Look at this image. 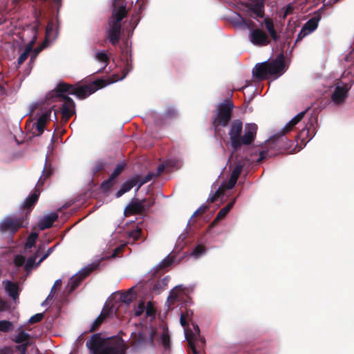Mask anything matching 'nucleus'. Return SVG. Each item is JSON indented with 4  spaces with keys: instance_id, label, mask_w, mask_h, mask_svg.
Segmentation results:
<instances>
[{
    "instance_id": "nucleus-1",
    "label": "nucleus",
    "mask_w": 354,
    "mask_h": 354,
    "mask_svg": "<svg viewBox=\"0 0 354 354\" xmlns=\"http://www.w3.org/2000/svg\"><path fill=\"white\" fill-rule=\"evenodd\" d=\"M86 346L91 354H125L126 350L123 341L103 339L100 334L93 335Z\"/></svg>"
},
{
    "instance_id": "nucleus-2",
    "label": "nucleus",
    "mask_w": 354,
    "mask_h": 354,
    "mask_svg": "<svg viewBox=\"0 0 354 354\" xmlns=\"http://www.w3.org/2000/svg\"><path fill=\"white\" fill-rule=\"evenodd\" d=\"M284 67L283 56L280 55L272 62L257 64L252 70V75L259 80L274 75L278 77L283 73Z\"/></svg>"
},
{
    "instance_id": "nucleus-3",
    "label": "nucleus",
    "mask_w": 354,
    "mask_h": 354,
    "mask_svg": "<svg viewBox=\"0 0 354 354\" xmlns=\"http://www.w3.org/2000/svg\"><path fill=\"white\" fill-rule=\"evenodd\" d=\"M52 173L51 169L47 168L46 166L44 168L42 175L38 180L34 192L27 197L21 205V209H22V212L21 214L26 216V218H28L30 212L38 201L41 189L45 180L51 176Z\"/></svg>"
},
{
    "instance_id": "nucleus-4",
    "label": "nucleus",
    "mask_w": 354,
    "mask_h": 354,
    "mask_svg": "<svg viewBox=\"0 0 354 354\" xmlns=\"http://www.w3.org/2000/svg\"><path fill=\"white\" fill-rule=\"evenodd\" d=\"M233 107L232 101L230 100H226L224 102L218 104L217 113L213 121L216 131H218L219 127H226L227 125L232 118Z\"/></svg>"
},
{
    "instance_id": "nucleus-5",
    "label": "nucleus",
    "mask_w": 354,
    "mask_h": 354,
    "mask_svg": "<svg viewBox=\"0 0 354 354\" xmlns=\"http://www.w3.org/2000/svg\"><path fill=\"white\" fill-rule=\"evenodd\" d=\"M48 103L62 102L61 113L62 120L66 121V83H59L54 89L49 91L46 95Z\"/></svg>"
},
{
    "instance_id": "nucleus-6",
    "label": "nucleus",
    "mask_w": 354,
    "mask_h": 354,
    "mask_svg": "<svg viewBox=\"0 0 354 354\" xmlns=\"http://www.w3.org/2000/svg\"><path fill=\"white\" fill-rule=\"evenodd\" d=\"M104 86V81L100 80L85 86H75L68 84V95H73L79 99H84Z\"/></svg>"
},
{
    "instance_id": "nucleus-7",
    "label": "nucleus",
    "mask_w": 354,
    "mask_h": 354,
    "mask_svg": "<svg viewBox=\"0 0 354 354\" xmlns=\"http://www.w3.org/2000/svg\"><path fill=\"white\" fill-rule=\"evenodd\" d=\"M27 219L26 216H23L22 214L18 216L8 217L0 223V231L2 232H8L13 234L20 228L25 226L24 223Z\"/></svg>"
},
{
    "instance_id": "nucleus-8",
    "label": "nucleus",
    "mask_w": 354,
    "mask_h": 354,
    "mask_svg": "<svg viewBox=\"0 0 354 354\" xmlns=\"http://www.w3.org/2000/svg\"><path fill=\"white\" fill-rule=\"evenodd\" d=\"M100 265L99 262H93L91 264L83 268L77 274L73 276L68 285L70 286V292L74 290L77 287L81 281L93 270L96 269Z\"/></svg>"
},
{
    "instance_id": "nucleus-9",
    "label": "nucleus",
    "mask_w": 354,
    "mask_h": 354,
    "mask_svg": "<svg viewBox=\"0 0 354 354\" xmlns=\"http://www.w3.org/2000/svg\"><path fill=\"white\" fill-rule=\"evenodd\" d=\"M249 41L254 46H264L270 44L268 35L262 29L252 28L248 34Z\"/></svg>"
},
{
    "instance_id": "nucleus-10",
    "label": "nucleus",
    "mask_w": 354,
    "mask_h": 354,
    "mask_svg": "<svg viewBox=\"0 0 354 354\" xmlns=\"http://www.w3.org/2000/svg\"><path fill=\"white\" fill-rule=\"evenodd\" d=\"M243 129V124L240 120H234L230 128L229 136L232 146L234 149L241 147V133Z\"/></svg>"
},
{
    "instance_id": "nucleus-11",
    "label": "nucleus",
    "mask_w": 354,
    "mask_h": 354,
    "mask_svg": "<svg viewBox=\"0 0 354 354\" xmlns=\"http://www.w3.org/2000/svg\"><path fill=\"white\" fill-rule=\"evenodd\" d=\"M350 88L351 85L348 84L344 82L337 83L331 95L332 101L336 104L342 103L347 97V93Z\"/></svg>"
},
{
    "instance_id": "nucleus-12",
    "label": "nucleus",
    "mask_w": 354,
    "mask_h": 354,
    "mask_svg": "<svg viewBox=\"0 0 354 354\" xmlns=\"http://www.w3.org/2000/svg\"><path fill=\"white\" fill-rule=\"evenodd\" d=\"M185 295L186 288L182 285L176 286L170 291L167 301L169 304L168 306L170 307V305L174 304L175 302H182L184 301Z\"/></svg>"
},
{
    "instance_id": "nucleus-13",
    "label": "nucleus",
    "mask_w": 354,
    "mask_h": 354,
    "mask_svg": "<svg viewBox=\"0 0 354 354\" xmlns=\"http://www.w3.org/2000/svg\"><path fill=\"white\" fill-rule=\"evenodd\" d=\"M50 112L46 111L43 113L37 119V122L32 124V133L33 136H41L45 129L46 124L48 118L50 117Z\"/></svg>"
},
{
    "instance_id": "nucleus-14",
    "label": "nucleus",
    "mask_w": 354,
    "mask_h": 354,
    "mask_svg": "<svg viewBox=\"0 0 354 354\" xmlns=\"http://www.w3.org/2000/svg\"><path fill=\"white\" fill-rule=\"evenodd\" d=\"M257 126L254 123H248L245 126L243 137L241 138V144L249 145L254 140L257 134Z\"/></svg>"
},
{
    "instance_id": "nucleus-15",
    "label": "nucleus",
    "mask_w": 354,
    "mask_h": 354,
    "mask_svg": "<svg viewBox=\"0 0 354 354\" xmlns=\"http://www.w3.org/2000/svg\"><path fill=\"white\" fill-rule=\"evenodd\" d=\"M319 20L316 18L309 19L302 27L301 31L298 34L297 39H302L304 37L315 30L318 26Z\"/></svg>"
},
{
    "instance_id": "nucleus-16",
    "label": "nucleus",
    "mask_w": 354,
    "mask_h": 354,
    "mask_svg": "<svg viewBox=\"0 0 354 354\" xmlns=\"http://www.w3.org/2000/svg\"><path fill=\"white\" fill-rule=\"evenodd\" d=\"M58 214L57 212L50 213L44 216L38 223V227L40 230H44L50 228L53 223L57 219Z\"/></svg>"
},
{
    "instance_id": "nucleus-17",
    "label": "nucleus",
    "mask_w": 354,
    "mask_h": 354,
    "mask_svg": "<svg viewBox=\"0 0 354 354\" xmlns=\"http://www.w3.org/2000/svg\"><path fill=\"white\" fill-rule=\"evenodd\" d=\"M4 288L8 295L12 297L14 300L19 298V286L11 281H3Z\"/></svg>"
},
{
    "instance_id": "nucleus-18",
    "label": "nucleus",
    "mask_w": 354,
    "mask_h": 354,
    "mask_svg": "<svg viewBox=\"0 0 354 354\" xmlns=\"http://www.w3.org/2000/svg\"><path fill=\"white\" fill-rule=\"evenodd\" d=\"M138 177H134L131 179L127 180L125 183H124L120 189L116 193V197L119 198L122 196L124 193L131 190L134 186L138 185Z\"/></svg>"
},
{
    "instance_id": "nucleus-19",
    "label": "nucleus",
    "mask_w": 354,
    "mask_h": 354,
    "mask_svg": "<svg viewBox=\"0 0 354 354\" xmlns=\"http://www.w3.org/2000/svg\"><path fill=\"white\" fill-rule=\"evenodd\" d=\"M253 13L259 17H262L264 13V0H248Z\"/></svg>"
},
{
    "instance_id": "nucleus-20",
    "label": "nucleus",
    "mask_w": 354,
    "mask_h": 354,
    "mask_svg": "<svg viewBox=\"0 0 354 354\" xmlns=\"http://www.w3.org/2000/svg\"><path fill=\"white\" fill-rule=\"evenodd\" d=\"M305 113V111H301L297 115H295L293 118H292V120H290L281 129V134L284 135L291 131L293 129L294 127L303 119Z\"/></svg>"
},
{
    "instance_id": "nucleus-21",
    "label": "nucleus",
    "mask_w": 354,
    "mask_h": 354,
    "mask_svg": "<svg viewBox=\"0 0 354 354\" xmlns=\"http://www.w3.org/2000/svg\"><path fill=\"white\" fill-rule=\"evenodd\" d=\"M305 113V111H301L297 115H295L293 118H292V120H290L281 129V134L284 135L291 131L293 129L294 127L303 119Z\"/></svg>"
},
{
    "instance_id": "nucleus-22",
    "label": "nucleus",
    "mask_w": 354,
    "mask_h": 354,
    "mask_svg": "<svg viewBox=\"0 0 354 354\" xmlns=\"http://www.w3.org/2000/svg\"><path fill=\"white\" fill-rule=\"evenodd\" d=\"M165 169V164L160 165L157 168L156 173L154 172H149L147 175H146L144 178H140L138 177V187L136 189V191H138L141 186H142L144 184L147 183V182L150 181L153 177L158 176Z\"/></svg>"
},
{
    "instance_id": "nucleus-23",
    "label": "nucleus",
    "mask_w": 354,
    "mask_h": 354,
    "mask_svg": "<svg viewBox=\"0 0 354 354\" xmlns=\"http://www.w3.org/2000/svg\"><path fill=\"white\" fill-rule=\"evenodd\" d=\"M265 27L268 30L269 35L274 41H277L279 39V35L277 32L272 19L266 17L263 21Z\"/></svg>"
},
{
    "instance_id": "nucleus-24",
    "label": "nucleus",
    "mask_w": 354,
    "mask_h": 354,
    "mask_svg": "<svg viewBox=\"0 0 354 354\" xmlns=\"http://www.w3.org/2000/svg\"><path fill=\"white\" fill-rule=\"evenodd\" d=\"M241 171V167L240 166H237L234 168L231 174L230 180L227 185V189H230L235 185Z\"/></svg>"
},
{
    "instance_id": "nucleus-25",
    "label": "nucleus",
    "mask_w": 354,
    "mask_h": 354,
    "mask_svg": "<svg viewBox=\"0 0 354 354\" xmlns=\"http://www.w3.org/2000/svg\"><path fill=\"white\" fill-rule=\"evenodd\" d=\"M143 201L132 202L127 208V210L131 213H140L144 209Z\"/></svg>"
},
{
    "instance_id": "nucleus-26",
    "label": "nucleus",
    "mask_w": 354,
    "mask_h": 354,
    "mask_svg": "<svg viewBox=\"0 0 354 354\" xmlns=\"http://www.w3.org/2000/svg\"><path fill=\"white\" fill-rule=\"evenodd\" d=\"M235 203V199L231 201L229 204H227L225 207L221 209L218 213L214 223L217 222L218 221L223 219L225 217V216L228 214L230 209L232 208L233 205Z\"/></svg>"
},
{
    "instance_id": "nucleus-27",
    "label": "nucleus",
    "mask_w": 354,
    "mask_h": 354,
    "mask_svg": "<svg viewBox=\"0 0 354 354\" xmlns=\"http://www.w3.org/2000/svg\"><path fill=\"white\" fill-rule=\"evenodd\" d=\"M62 285V279H57L55 281V283L50 290V292L48 295V299H53L54 297H55V299H57V301H60L58 299V295H56V293L57 292V291H59L61 289Z\"/></svg>"
},
{
    "instance_id": "nucleus-28",
    "label": "nucleus",
    "mask_w": 354,
    "mask_h": 354,
    "mask_svg": "<svg viewBox=\"0 0 354 354\" xmlns=\"http://www.w3.org/2000/svg\"><path fill=\"white\" fill-rule=\"evenodd\" d=\"M108 316L106 309L104 308L100 315L93 321L91 325V330H95L104 321V319Z\"/></svg>"
},
{
    "instance_id": "nucleus-29",
    "label": "nucleus",
    "mask_w": 354,
    "mask_h": 354,
    "mask_svg": "<svg viewBox=\"0 0 354 354\" xmlns=\"http://www.w3.org/2000/svg\"><path fill=\"white\" fill-rule=\"evenodd\" d=\"M124 166L125 164L124 162H119L117 165L113 173L111 174L109 180L107 182L102 184V187L104 186L105 185L109 184L116 176H118L122 171V170L124 168Z\"/></svg>"
},
{
    "instance_id": "nucleus-30",
    "label": "nucleus",
    "mask_w": 354,
    "mask_h": 354,
    "mask_svg": "<svg viewBox=\"0 0 354 354\" xmlns=\"http://www.w3.org/2000/svg\"><path fill=\"white\" fill-rule=\"evenodd\" d=\"M32 50V44L29 43L25 48L24 51L20 55L17 60L18 66L22 64L24 61L28 58V55Z\"/></svg>"
},
{
    "instance_id": "nucleus-31",
    "label": "nucleus",
    "mask_w": 354,
    "mask_h": 354,
    "mask_svg": "<svg viewBox=\"0 0 354 354\" xmlns=\"http://www.w3.org/2000/svg\"><path fill=\"white\" fill-rule=\"evenodd\" d=\"M38 236V233L31 232L26 239L25 243V248L29 249L35 246Z\"/></svg>"
},
{
    "instance_id": "nucleus-32",
    "label": "nucleus",
    "mask_w": 354,
    "mask_h": 354,
    "mask_svg": "<svg viewBox=\"0 0 354 354\" xmlns=\"http://www.w3.org/2000/svg\"><path fill=\"white\" fill-rule=\"evenodd\" d=\"M95 59L104 64V67L107 66L109 62V57L105 51H97L95 55Z\"/></svg>"
},
{
    "instance_id": "nucleus-33",
    "label": "nucleus",
    "mask_w": 354,
    "mask_h": 354,
    "mask_svg": "<svg viewBox=\"0 0 354 354\" xmlns=\"http://www.w3.org/2000/svg\"><path fill=\"white\" fill-rule=\"evenodd\" d=\"M13 324L8 320H0V332L8 333L12 330Z\"/></svg>"
},
{
    "instance_id": "nucleus-34",
    "label": "nucleus",
    "mask_w": 354,
    "mask_h": 354,
    "mask_svg": "<svg viewBox=\"0 0 354 354\" xmlns=\"http://www.w3.org/2000/svg\"><path fill=\"white\" fill-rule=\"evenodd\" d=\"M30 338V335L24 330L20 331L18 335L15 337L14 342L17 344H21L27 342Z\"/></svg>"
},
{
    "instance_id": "nucleus-35",
    "label": "nucleus",
    "mask_w": 354,
    "mask_h": 354,
    "mask_svg": "<svg viewBox=\"0 0 354 354\" xmlns=\"http://www.w3.org/2000/svg\"><path fill=\"white\" fill-rule=\"evenodd\" d=\"M160 340L163 346L167 348L169 346V335L167 329L165 328H162V334L160 336Z\"/></svg>"
},
{
    "instance_id": "nucleus-36",
    "label": "nucleus",
    "mask_w": 354,
    "mask_h": 354,
    "mask_svg": "<svg viewBox=\"0 0 354 354\" xmlns=\"http://www.w3.org/2000/svg\"><path fill=\"white\" fill-rule=\"evenodd\" d=\"M170 167L173 168H180L182 166V161L180 159L178 158H171L167 160L165 166Z\"/></svg>"
},
{
    "instance_id": "nucleus-37",
    "label": "nucleus",
    "mask_w": 354,
    "mask_h": 354,
    "mask_svg": "<svg viewBox=\"0 0 354 354\" xmlns=\"http://www.w3.org/2000/svg\"><path fill=\"white\" fill-rule=\"evenodd\" d=\"M37 258V254L32 257H29L25 263V269L26 271H28L33 268V267L35 266V267H37V263H35Z\"/></svg>"
},
{
    "instance_id": "nucleus-38",
    "label": "nucleus",
    "mask_w": 354,
    "mask_h": 354,
    "mask_svg": "<svg viewBox=\"0 0 354 354\" xmlns=\"http://www.w3.org/2000/svg\"><path fill=\"white\" fill-rule=\"evenodd\" d=\"M68 118L72 116L75 113L74 102L68 97Z\"/></svg>"
},
{
    "instance_id": "nucleus-39",
    "label": "nucleus",
    "mask_w": 354,
    "mask_h": 354,
    "mask_svg": "<svg viewBox=\"0 0 354 354\" xmlns=\"http://www.w3.org/2000/svg\"><path fill=\"white\" fill-rule=\"evenodd\" d=\"M205 252V249L202 245H198L192 252V255L196 258L201 257Z\"/></svg>"
},
{
    "instance_id": "nucleus-40",
    "label": "nucleus",
    "mask_w": 354,
    "mask_h": 354,
    "mask_svg": "<svg viewBox=\"0 0 354 354\" xmlns=\"http://www.w3.org/2000/svg\"><path fill=\"white\" fill-rule=\"evenodd\" d=\"M44 318L43 313H37L32 316L29 320L28 322L31 324L38 323L41 322Z\"/></svg>"
},
{
    "instance_id": "nucleus-41",
    "label": "nucleus",
    "mask_w": 354,
    "mask_h": 354,
    "mask_svg": "<svg viewBox=\"0 0 354 354\" xmlns=\"http://www.w3.org/2000/svg\"><path fill=\"white\" fill-rule=\"evenodd\" d=\"M26 259L22 255H16L14 259V263L17 267H21L25 263Z\"/></svg>"
},
{
    "instance_id": "nucleus-42",
    "label": "nucleus",
    "mask_w": 354,
    "mask_h": 354,
    "mask_svg": "<svg viewBox=\"0 0 354 354\" xmlns=\"http://www.w3.org/2000/svg\"><path fill=\"white\" fill-rule=\"evenodd\" d=\"M145 310H146V315L147 317H150L152 318L154 317L155 310H154L153 307L152 306V304L150 302H149L147 304V307H145Z\"/></svg>"
},
{
    "instance_id": "nucleus-43",
    "label": "nucleus",
    "mask_w": 354,
    "mask_h": 354,
    "mask_svg": "<svg viewBox=\"0 0 354 354\" xmlns=\"http://www.w3.org/2000/svg\"><path fill=\"white\" fill-rule=\"evenodd\" d=\"M141 230L140 229H136L129 232V236L133 241L138 240L140 237Z\"/></svg>"
},
{
    "instance_id": "nucleus-44",
    "label": "nucleus",
    "mask_w": 354,
    "mask_h": 354,
    "mask_svg": "<svg viewBox=\"0 0 354 354\" xmlns=\"http://www.w3.org/2000/svg\"><path fill=\"white\" fill-rule=\"evenodd\" d=\"M173 262H174L173 257L169 256L160 263L159 266L160 268H165L166 266H170L171 263H173Z\"/></svg>"
},
{
    "instance_id": "nucleus-45",
    "label": "nucleus",
    "mask_w": 354,
    "mask_h": 354,
    "mask_svg": "<svg viewBox=\"0 0 354 354\" xmlns=\"http://www.w3.org/2000/svg\"><path fill=\"white\" fill-rule=\"evenodd\" d=\"M145 310V305L144 302H140L137 308L135 309V315L140 316Z\"/></svg>"
},
{
    "instance_id": "nucleus-46",
    "label": "nucleus",
    "mask_w": 354,
    "mask_h": 354,
    "mask_svg": "<svg viewBox=\"0 0 354 354\" xmlns=\"http://www.w3.org/2000/svg\"><path fill=\"white\" fill-rule=\"evenodd\" d=\"M105 164L103 161H98L92 168V171L96 173L98 171L104 168Z\"/></svg>"
},
{
    "instance_id": "nucleus-47",
    "label": "nucleus",
    "mask_w": 354,
    "mask_h": 354,
    "mask_svg": "<svg viewBox=\"0 0 354 354\" xmlns=\"http://www.w3.org/2000/svg\"><path fill=\"white\" fill-rule=\"evenodd\" d=\"M28 344V342L21 343V344L17 346V349L20 352V354H28L27 347Z\"/></svg>"
},
{
    "instance_id": "nucleus-48",
    "label": "nucleus",
    "mask_w": 354,
    "mask_h": 354,
    "mask_svg": "<svg viewBox=\"0 0 354 354\" xmlns=\"http://www.w3.org/2000/svg\"><path fill=\"white\" fill-rule=\"evenodd\" d=\"M121 299H122V301H124L125 303H129L132 299V294L130 292H128L124 294L121 297Z\"/></svg>"
},
{
    "instance_id": "nucleus-49",
    "label": "nucleus",
    "mask_w": 354,
    "mask_h": 354,
    "mask_svg": "<svg viewBox=\"0 0 354 354\" xmlns=\"http://www.w3.org/2000/svg\"><path fill=\"white\" fill-rule=\"evenodd\" d=\"M53 248H49L48 251L40 258L39 261L37 263V266H39L43 261H44L52 252Z\"/></svg>"
},
{
    "instance_id": "nucleus-50",
    "label": "nucleus",
    "mask_w": 354,
    "mask_h": 354,
    "mask_svg": "<svg viewBox=\"0 0 354 354\" xmlns=\"http://www.w3.org/2000/svg\"><path fill=\"white\" fill-rule=\"evenodd\" d=\"M39 52V50H38V49H35L33 51V53L30 56V63H33L35 61Z\"/></svg>"
},
{
    "instance_id": "nucleus-51",
    "label": "nucleus",
    "mask_w": 354,
    "mask_h": 354,
    "mask_svg": "<svg viewBox=\"0 0 354 354\" xmlns=\"http://www.w3.org/2000/svg\"><path fill=\"white\" fill-rule=\"evenodd\" d=\"M6 89L3 86L0 85V102L2 100L3 96L6 95Z\"/></svg>"
},
{
    "instance_id": "nucleus-52",
    "label": "nucleus",
    "mask_w": 354,
    "mask_h": 354,
    "mask_svg": "<svg viewBox=\"0 0 354 354\" xmlns=\"http://www.w3.org/2000/svg\"><path fill=\"white\" fill-rule=\"evenodd\" d=\"M12 352L10 348H5L1 351L0 354H12Z\"/></svg>"
},
{
    "instance_id": "nucleus-53",
    "label": "nucleus",
    "mask_w": 354,
    "mask_h": 354,
    "mask_svg": "<svg viewBox=\"0 0 354 354\" xmlns=\"http://www.w3.org/2000/svg\"><path fill=\"white\" fill-rule=\"evenodd\" d=\"M53 139L55 140V142H58L59 141H60L61 142H62V136H58V133H55L54 135H53Z\"/></svg>"
},
{
    "instance_id": "nucleus-54",
    "label": "nucleus",
    "mask_w": 354,
    "mask_h": 354,
    "mask_svg": "<svg viewBox=\"0 0 354 354\" xmlns=\"http://www.w3.org/2000/svg\"><path fill=\"white\" fill-rule=\"evenodd\" d=\"M180 324L183 326H185L186 324H187V322L185 320V318L184 317L183 315H182V314L180 315Z\"/></svg>"
},
{
    "instance_id": "nucleus-55",
    "label": "nucleus",
    "mask_w": 354,
    "mask_h": 354,
    "mask_svg": "<svg viewBox=\"0 0 354 354\" xmlns=\"http://www.w3.org/2000/svg\"><path fill=\"white\" fill-rule=\"evenodd\" d=\"M53 299H48V296L47 297V298L46 299V300H44L42 303H41V306H46L47 305H48V303L50 301L53 300Z\"/></svg>"
},
{
    "instance_id": "nucleus-56",
    "label": "nucleus",
    "mask_w": 354,
    "mask_h": 354,
    "mask_svg": "<svg viewBox=\"0 0 354 354\" xmlns=\"http://www.w3.org/2000/svg\"><path fill=\"white\" fill-rule=\"evenodd\" d=\"M220 192V189L216 192V193L215 194V196H212L211 198H210V201L212 202H214L215 200H216V198L218 196V194Z\"/></svg>"
},
{
    "instance_id": "nucleus-57",
    "label": "nucleus",
    "mask_w": 354,
    "mask_h": 354,
    "mask_svg": "<svg viewBox=\"0 0 354 354\" xmlns=\"http://www.w3.org/2000/svg\"><path fill=\"white\" fill-rule=\"evenodd\" d=\"M189 342L190 346H191V348H192V351L194 352V354H196V349H195V347H194L193 343L189 339Z\"/></svg>"
},
{
    "instance_id": "nucleus-58",
    "label": "nucleus",
    "mask_w": 354,
    "mask_h": 354,
    "mask_svg": "<svg viewBox=\"0 0 354 354\" xmlns=\"http://www.w3.org/2000/svg\"><path fill=\"white\" fill-rule=\"evenodd\" d=\"M194 330H195V331H196V333L197 335H199V328H198V326H194Z\"/></svg>"
},
{
    "instance_id": "nucleus-59",
    "label": "nucleus",
    "mask_w": 354,
    "mask_h": 354,
    "mask_svg": "<svg viewBox=\"0 0 354 354\" xmlns=\"http://www.w3.org/2000/svg\"><path fill=\"white\" fill-rule=\"evenodd\" d=\"M168 279L165 278L162 280L161 283L163 284V285H167V282Z\"/></svg>"
},
{
    "instance_id": "nucleus-60",
    "label": "nucleus",
    "mask_w": 354,
    "mask_h": 354,
    "mask_svg": "<svg viewBox=\"0 0 354 354\" xmlns=\"http://www.w3.org/2000/svg\"><path fill=\"white\" fill-rule=\"evenodd\" d=\"M120 250V248H118L115 250L114 252L113 253V254L111 255V257H114L116 255V252Z\"/></svg>"
},
{
    "instance_id": "nucleus-61",
    "label": "nucleus",
    "mask_w": 354,
    "mask_h": 354,
    "mask_svg": "<svg viewBox=\"0 0 354 354\" xmlns=\"http://www.w3.org/2000/svg\"><path fill=\"white\" fill-rule=\"evenodd\" d=\"M264 157H265L264 156V152L263 151L261 152V153H260V159H263V158H264Z\"/></svg>"
},
{
    "instance_id": "nucleus-62",
    "label": "nucleus",
    "mask_w": 354,
    "mask_h": 354,
    "mask_svg": "<svg viewBox=\"0 0 354 354\" xmlns=\"http://www.w3.org/2000/svg\"><path fill=\"white\" fill-rule=\"evenodd\" d=\"M160 285V282H158V283H156L155 286H154V289H157L158 288V286Z\"/></svg>"
},
{
    "instance_id": "nucleus-63",
    "label": "nucleus",
    "mask_w": 354,
    "mask_h": 354,
    "mask_svg": "<svg viewBox=\"0 0 354 354\" xmlns=\"http://www.w3.org/2000/svg\"><path fill=\"white\" fill-rule=\"evenodd\" d=\"M5 304V302L2 300V299H0V305H4Z\"/></svg>"
},
{
    "instance_id": "nucleus-64",
    "label": "nucleus",
    "mask_w": 354,
    "mask_h": 354,
    "mask_svg": "<svg viewBox=\"0 0 354 354\" xmlns=\"http://www.w3.org/2000/svg\"><path fill=\"white\" fill-rule=\"evenodd\" d=\"M332 1L333 3H335L336 2L339 1V0H330Z\"/></svg>"
}]
</instances>
